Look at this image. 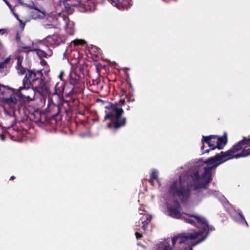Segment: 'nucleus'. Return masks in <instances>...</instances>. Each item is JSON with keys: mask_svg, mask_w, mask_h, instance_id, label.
<instances>
[{"mask_svg": "<svg viewBox=\"0 0 250 250\" xmlns=\"http://www.w3.org/2000/svg\"><path fill=\"white\" fill-rule=\"evenodd\" d=\"M243 140H245V142L244 143V144H250V139H245V138H244Z\"/></svg>", "mask_w": 250, "mask_h": 250, "instance_id": "25", "label": "nucleus"}, {"mask_svg": "<svg viewBox=\"0 0 250 250\" xmlns=\"http://www.w3.org/2000/svg\"><path fill=\"white\" fill-rule=\"evenodd\" d=\"M66 31L70 35L74 34V22L72 21H68L65 26Z\"/></svg>", "mask_w": 250, "mask_h": 250, "instance_id": "13", "label": "nucleus"}, {"mask_svg": "<svg viewBox=\"0 0 250 250\" xmlns=\"http://www.w3.org/2000/svg\"><path fill=\"white\" fill-rule=\"evenodd\" d=\"M63 72L62 71L61 72L60 74L59 75V78L62 79Z\"/></svg>", "mask_w": 250, "mask_h": 250, "instance_id": "27", "label": "nucleus"}, {"mask_svg": "<svg viewBox=\"0 0 250 250\" xmlns=\"http://www.w3.org/2000/svg\"><path fill=\"white\" fill-rule=\"evenodd\" d=\"M109 111L104 117V120L109 119L113 123V125L116 128H118L125 124V119L121 118V116L124 112L122 108H120L117 105H112L110 106L107 107ZM113 126L112 123H109L107 125L108 128Z\"/></svg>", "mask_w": 250, "mask_h": 250, "instance_id": "4", "label": "nucleus"}, {"mask_svg": "<svg viewBox=\"0 0 250 250\" xmlns=\"http://www.w3.org/2000/svg\"><path fill=\"white\" fill-rule=\"evenodd\" d=\"M188 178L187 175L180 176L178 181H175L170 185L169 188V193L178 197L183 202L187 200L189 195L190 187H191L188 184Z\"/></svg>", "mask_w": 250, "mask_h": 250, "instance_id": "3", "label": "nucleus"}, {"mask_svg": "<svg viewBox=\"0 0 250 250\" xmlns=\"http://www.w3.org/2000/svg\"><path fill=\"white\" fill-rule=\"evenodd\" d=\"M169 215L177 219H183L186 222L195 225L201 228V230L193 233L179 234L174 237L171 241L170 239L161 242L157 250H192L193 247L203 241L206 236L203 234L208 229L206 220L197 215H186L181 213L179 203H175L173 207L168 206Z\"/></svg>", "mask_w": 250, "mask_h": 250, "instance_id": "1", "label": "nucleus"}, {"mask_svg": "<svg viewBox=\"0 0 250 250\" xmlns=\"http://www.w3.org/2000/svg\"><path fill=\"white\" fill-rule=\"evenodd\" d=\"M3 0L5 2V3L7 4V5L10 8L11 10L13 11L12 6L10 5V4L9 3V2L8 1H7L6 0Z\"/></svg>", "mask_w": 250, "mask_h": 250, "instance_id": "21", "label": "nucleus"}, {"mask_svg": "<svg viewBox=\"0 0 250 250\" xmlns=\"http://www.w3.org/2000/svg\"><path fill=\"white\" fill-rule=\"evenodd\" d=\"M158 171L156 170H153L151 174V179L150 182L152 183L153 179H156L157 178Z\"/></svg>", "mask_w": 250, "mask_h": 250, "instance_id": "15", "label": "nucleus"}, {"mask_svg": "<svg viewBox=\"0 0 250 250\" xmlns=\"http://www.w3.org/2000/svg\"><path fill=\"white\" fill-rule=\"evenodd\" d=\"M23 80H25V82H27V83L29 84L31 82H34L35 81L38 80V79L36 78V74L34 72L31 70H28L26 73L25 79Z\"/></svg>", "mask_w": 250, "mask_h": 250, "instance_id": "9", "label": "nucleus"}, {"mask_svg": "<svg viewBox=\"0 0 250 250\" xmlns=\"http://www.w3.org/2000/svg\"><path fill=\"white\" fill-rule=\"evenodd\" d=\"M10 58L8 57L6 59H5L3 62H5V64H6L10 61Z\"/></svg>", "mask_w": 250, "mask_h": 250, "instance_id": "26", "label": "nucleus"}, {"mask_svg": "<svg viewBox=\"0 0 250 250\" xmlns=\"http://www.w3.org/2000/svg\"><path fill=\"white\" fill-rule=\"evenodd\" d=\"M5 63L4 62H0V69L3 68L5 67Z\"/></svg>", "mask_w": 250, "mask_h": 250, "instance_id": "23", "label": "nucleus"}, {"mask_svg": "<svg viewBox=\"0 0 250 250\" xmlns=\"http://www.w3.org/2000/svg\"><path fill=\"white\" fill-rule=\"evenodd\" d=\"M29 85V84L23 80V86H20L18 89L20 96L27 101L34 100L36 96L35 90Z\"/></svg>", "mask_w": 250, "mask_h": 250, "instance_id": "5", "label": "nucleus"}, {"mask_svg": "<svg viewBox=\"0 0 250 250\" xmlns=\"http://www.w3.org/2000/svg\"><path fill=\"white\" fill-rule=\"evenodd\" d=\"M217 145L216 146L212 147L211 149L213 150L215 148H218L219 149L223 148L224 146L227 143V138L226 136H223L220 137H217L216 139Z\"/></svg>", "mask_w": 250, "mask_h": 250, "instance_id": "10", "label": "nucleus"}, {"mask_svg": "<svg viewBox=\"0 0 250 250\" xmlns=\"http://www.w3.org/2000/svg\"><path fill=\"white\" fill-rule=\"evenodd\" d=\"M13 14L14 15V16L15 17V18L19 21L20 22V25H21V26L22 27V28H23L24 25H25V22H23L22 21L21 19H19V16H18V15L14 12H13Z\"/></svg>", "mask_w": 250, "mask_h": 250, "instance_id": "16", "label": "nucleus"}, {"mask_svg": "<svg viewBox=\"0 0 250 250\" xmlns=\"http://www.w3.org/2000/svg\"><path fill=\"white\" fill-rule=\"evenodd\" d=\"M1 101L4 104V109L5 113L11 116L13 113V111L9 112L6 108L9 107L12 109H13L15 108V105L18 102V99L16 96L12 95L10 98H1Z\"/></svg>", "mask_w": 250, "mask_h": 250, "instance_id": "6", "label": "nucleus"}, {"mask_svg": "<svg viewBox=\"0 0 250 250\" xmlns=\"http://www.w3.org/2000/svg\"><path fill=\"white\" fill-rule=\"evenodd\" d=\"M109 1L111 2L112 4H114L113 3H115V5L118 7V8H121V7L122 6L120 3H116L115 1H114L113 0H108Z\"/></svg>", "mask_w": 250, "mask_h": 250, "instance_id": "20", "label": "nucleus"}, {"mask_svg": "<svg viewBox=\"0 0 250 250\" xmlns=\"http://www.w3.org/2000/svg\"><path fill=\"white\" fill-rule=\"evenodd\" d=\"M79 2L77 0H65L64 4L66 8H71V7L76 6Z\"/></svg>", "mask_w": 250, "mask_h": 250, "instance_id": "12", "label": "nucleus"}, {"mask_svg": "<svg viewBox=\"0 0 250 250\" xmlns=\"http://www.w3.org/2000/svg\"><path fill=\"white\" fill-rule=\"evenodd\" d=\"M15 179V177L14 176H12L10 177V180H14Z\"/></svg>", "mask_w": 250, "mask_h": 250, "instance_id": "28", "label": "nucleus"}, {"mask_svg": "<svg viewBox=\"0 0 250 250\" xmlns=\"http://www.w3.org/2000/svg\"><path fill=\"white\" fill-rule=\"evenodd\" d=\"M239 214H240V216L241 217L242 219H243V220L246 223V224H247V226H248V223L247 222V221H246L244 216L242 214V212H239Z\"/></svg>", "mask_w": 250, "mask_h": 250, "instance_id": "24", "label": "nucleus"}, {"mask_svg": "<svg viewBox=\"0 0 250 250\" xmlns=\"http://www.w3.org/2000/svg\"><path fill=\"white\" fill-rule=\"evenodd\" d=\"M216 138L217 136L215 135H210L208 136H203L202 142L203 143L205 142L207 143L209 147L212 146L214 147L213 146L214 145L215 141H213L212 139H216Z\"/></svg>", "mask_w": 250, "mask_h": 250, "instance_id": "11", "label": "nucleus"}, {"mask_svg": "<svg viewBox=\"0 0 250 250\" xmlns=\"http://www.w3.org/2000/svg\"><path fill=\"white\" fill-rule=\"evenodd\" d=\"M150 220H151V218L147 217L146 220L143 222V225L142 226V228L144 230H145L146 229V228H147V224L150 221Z\"/></svg>", "mask_w": 250, "mask_h": 250, "instance_id": "19", "label": "nucleus"}, {"mask_svg": "<svg viewBox=\"0 0 250 250\" xmlns=\"http://www.w3.org/2000/svg\"><path fill=\"white\" fill-rule=\"evenodd\" d=\"M1 31V29H0V32Z\"/></svg>", "mask_w": 250, "mask_h": 250, "instance_id": "30", "label": "nucleus"}, {"mask_svg": "<svg viewBox=\"0 0 250 250\" xmlns=\"http://www.w3.org/2000/svg\"><path fill=\"white\" fill-rule=\"evenodd\" d=\"M34 3L29 4L28 6L33 8L34 10L31 12V16L33 19L37 18H42L44 17L45 16V11L44 10H40L36 8L34 6Z\"/></svg>", "mask_w": 250, "mask_h": 250, "instance_id": "8", "label": "nucleus"}, {"mask_svg": "<svg viewBox=\"0 0 250 250\" xmlns=\"http://www.w3.org/2000/svg\"><path fill=\"white\" fill-rule=\"evenodd\" d=\"M38 81L39 82V85L34 88L36 91V95L38 94L40 96H43L47 94L48 88L42 81L41 80Z\"/></svg>", "mask_w": 250, "mask_h": 250, "instance_id": "7", "label": "nucleus"}, {"mask_svg": "<svg viewBox=\"0 0 250 250\" xmlns=\"http://www.w3.org/2000/svg\"><path fill=\"white\" fill-rule=\"evenodd\" d=\"M245 140L240 141L236 145L234 146L226 152H222L214 157L208 159L205 163L207 166L204 167V172L201 177L198 172H194L192 175L194 182V189L200 191L205 189L207 184L211 180V171L215 169L219 165L225 161L233 158L246 157L250 155V148L244 149L240 153L235 154L237 152L243 149L242 145L244 144Z\"/></svg>", "mask_w": 250, "mask_h": 250, "instance_id": "2", "label": "nucleus"}, {"mask_svg": "<svg viewBox=\"0 0 250 250\" xmlns=\"http://www.w3.org/2000/svg\"><path fill=\"white\" fill-rule=\"evenodd\" d=\"M72 42L75 45L83 44L85 43V41L83 40L76 39L72 41Z\"/></svg>", "mask_w": 250, "mask_h": 250, "instance_id": "17", "label": "nucleus"}, {"mask_svg": "<svg viewBox=\"0 0 250 250\" xmlns=\"http://www.w3.org/2000/svg\"><path fill=\"white\" fill-rule=\"evenodd\" d=\"M210 149H207L205 150V153H208Z\"/></svg>", "mask_w": 250, "mask_h": 250, "instance_id": "29", "label": "nucleus"}, {"mask_svg": "<svg viewBox=\"0 0 250 250\" xmlns=\"http://www.w3.org/2000/svg\"><path fill=\"white\" fill-rule=\"evenodd\" d=\"M26 72V69L21 65H18V73L20 75H23Z\"/></svg>", "mask_w": 250, "mask_h": 250, "instance_id": "18", "label": "nucleus"}, {"mask_svg": "<svg viewBox=\"0 0 250 250\" xmlns=\"http://www.w3.org/2000/svg\"><path fill=\"white\" fill-rule=\"evenodd\" d=\"M6 89H12V88H9L7 86H5L3 85H1L0 84V95H2L4 92L5 90Z\"/></svg>", "mask_w": 250, "mask_h": 250, "instance_id": "14", "label": "nucleus"}, {"mask_svg": "<svg viewBox=\"0 0 250 250\" xmlns=\"http://www.w3.org/2000/svg\"><path fill=\"white\" fill-rule=\"evenodd\" d=\"M135 235H136V238L137 239H140L142 236V234H141L140 233H139L138 232H136L135 233Z\"/></svg>", "mask_w": 250, "mask_h": 250, "instance_id": "22", "label": "nucleus"}]
</instances>
